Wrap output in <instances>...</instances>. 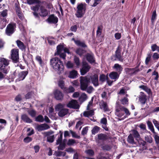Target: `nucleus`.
Returning <instances> with one entry per match:
<instances>
[{
    "label": "nucleus",
    "instance_id": "obj_31",
    "mask_svg": "<svg viewBox=\"0 0 159 159\" xmlns=\"http://www.w3.org/2000/svg\"><path fill=\"white\" fill-rule=\"evenodd\" d=\"M146 123L149 129H150V131L154 134H156V133L155 131L153 126L152 122L149 120H148L147 121Z\"/></svg>",
    "mask_w": 159,
    "mask_h": 159
},
{
    "label": "nucleus",
    "instance_id": "obj_10",
    "mask_svg": "<svg viewBox=\"0 0 159 159\" xmlns=\"http://www.w3.org/2000/svg\"><path fill=\"white\" fill-rule=\"evenodd\" d=\"M63 49V47L62 45H58L57 47V54L59 55L60 57L63 59H65L66 54L65 52L62 53L61 51Z\"/></svg>",
    "mask_w": 159,
    "mask_h": 159
},
{
    "label": "nucleus",
    "instance_id": "obj_11",
    "mask_svg": "<svg viewBox=\"0 0 159 159\" xmlns=\"http://www.w3.org/2000/svg\"><path fill=\"white\" fill-rule=\"evenodd\" d=\"M121 48L120 45H119L115 52V57L118 60L121 62H123V59L121 55Z\"/></svg>",
    "mask_w": 159,
    "mask_h": 159
},
{
    "label": "nucleus",
    "instance_id": "obj_39",
    "mask_svg": "<svg viewBox=\"0 0 159 159\" xmlns=\"http://www.w3.org/2000/svg\"><path fill=\"white\" fill-rule=\"evenodd\" d=\"M145 141L149 143H151L153 141L152 138L151 136L146 135L144 137Z\"/></svg>",
    "mask_w": 159,
    "mask_h": 159
},
{
    "label": "nucleus",
    "instance_id": "obj_19",
    "mask_svg": "<svg viewBox=\"0 0 159 159\" xmlns=\"http://www.w3.org/2000/svg\"><path fill=\"white\" fill-rule=\"evenodd\" d=\"M125 70L129 74L132 75L134 74H135L137 72L139 71V69H136L135 68H126L125 69Z\"/></svg>",
    "mask_w": 159,
    "mask_h": 159
},
{
    "label": "nucleus",
    "instance_id": "obj_36",
    "mask_svg": "<svg viewBox=\"0 0 159 159\" xmlns=\"http://www.w3.org/2000/svg\"><path fill=\"white\" fill-rule=\"evenodd\" d=\"M65 93H70L74 92L75 91V89L73 87L70 86L69 88H65L63 89Z\"/></svg>",
    "mask_w": 159,
    "mask_h": 159
},
{
    "label": "nucleus",
    "instance_id": "obj_55",
    "mask_svg": "<svg viewBox=\"0 0 159 159\" xmlns=\"http://www.w3.org/2000/svg\"><path fill=\"white\" fill-rule=\"evenodd\" d=\"M29 114L32 117H34L36 115V111L33 110H30L28 111Z\"/></svg>",
    "mask_w": 159,
    "mask_h": 159
},
{
    "label": "nucleus",
    "instance_id": "obj_41",
    "mask_svg": "<svg viewBox=\"0 0 159 159\" xmlns=\"http://www.w3.org/2000/svg\"><path fill=\"white\" fill-rule=\"evenodd\" d=\"M66 154V152H64L57 151L55 152L54 155L57 157H60L61 156H65Z\"/></svg>",
    "mask_w": 159,
    "mask_h": 159
},
{
    "label": "nucleus",
    "instance_id": "obj_37",
    "mask_svg": "<svg viewBox=\"0 0 159 159\" xmlns=\"http://www.w3.org/2000/svg\"><path fill=\"white\" fill-rule=\"evenodd\" d=\"M3 73L1 72H0V80H2L5 79L6 77V74L8 73V71L7 70H2Z\"/></svg>",
    "mask_w": 159,
    "mask_h": 159
},
{
    "label": "nucleus",
    "instance_id": "obj_60",
    "mask_svg": "<svg viewBox=\"0 0 159 159\" xmlns=\"http://www.w3.org/2000/svg\"><path fill=\"white\" fill-rule=\"evenodd\" d=\"M151 57V54L150 53H149L147 54V57H146L145 61L146 64L147 65L148 64L149 61L150 60Z\"/></svg>",
    "mask_w": 159,
    "mask_h": 159
},
{
    "label": "nucleus",
    "instance_id": "obj_15",
    "mask_svg": "<svg viewBox=\"0 0 159 159\" xmlns=\"http://www.w3.org/2000/svg\"><path fill=\"white\" fill-rule=\"evenodd\" d=\"M50 127L47 124H43L37 125L36 129L39 131H43L49 129Z\"/></svg>",
    "mask_w": 159,
    "mask_h": 159
},
{
    "label": "nucleus",
    "instance_id": "obj_35",
    "mask_svg": "<svg viewBox=\"0 0 159 159\" xmlns=\"http://www.w3.org/2000/svg\"><path fill=\"white\" fill-rule=\"evenodd\" d=\"M86 56V59L89 62L91 63L94 62L95 60L92 55L87 53Z\"/></svg>",
    "mask_w": 159,
    "mask_h": 159
},
{
    "label": "nucleus",
    "instance_id": "obj_53",
    "mask_svg": "<svg viewBox=\"0 0 159 159\" xmlns=\"http://www.w3.org/2000/svg\"><path fill=\"white\" fill-rule=\"evenodd\" d=\"M70 131L71 134L73 137L78 139L80 138V136L79 135H78L75 132H74L71 130H70Z\"/></svg>",
    "mask_w": 159,
    "mask_h": 159
},
{
    "label": "nucleus",
    "instance_id": "obj_54",
    "mask_svg": "<svg viewBox=\"0 0 159 159\" xmlns=\"http://www.w3.org/2000/svg\"><path fill=\"white\" fill-rule=\"evenodd\" d=\"M58 85L62 89H64V82L62 80H60L58 82Z\"/></svg>",
    "mask_w": 159,
    "mask_h": 159
},
{
    "label": "nucleus",
    "instance_id": "obj_7",
    "mask_svg": "<svg viewBox=\"0 0 159 159\" xmlns=\"http://www.w3.org/2000/svg\"><path fill=\"white\" fill-rule=\"evenodd\" d=\"M53 93L55 98L57 100H61L63 99L64 94L60 90L56 89L54 91Z\"/></svg>",
    "mask_w": 159,
    "mask_h": 159
},
{
    "label": "nucleus",
    "instance_id": "obj_5",
    "mask_svg": "<svg viewBox=\"0 0 159 159\" xmlns=\"http://www.w3.org/2000/svg\"><path fill=\"white\" fill-rule=\"evenodd\" d=\"M16 24L11 23L8 24L5 30L6 34L8 36H10L12 34L15 30Z\"/></svg>",
    "mask_w": 159,
    "mask_h": 159
},
{
    "label": "nucleus",
    "instance_id": "obj_57",
    "mask_svg": "<svg viewBox=\"0 0 159 159\" xmlns=\"http://www.w3.org/2000/svg\"><path fill=\"white\" fill-rule=\"evenodd\" d=\"M122 104L125 105L128 104V100L127 98H124L120 100Z\"/></svg>",
    "mask_w": 159,
    "mask_h": 159
},
{
    "label": "nucleus",
    "instance_id": "obj_52",
    "mask_svg": "<svg viewBox=\"0 0 159 159\" xmlns=\"http://www.w3.org/2000/svg\"><path fill=\"white\" fill-rule=\"evenodd\" d=\"M35 121L40 122H43L44 121L43 117L41 115L38 116L36 117Z\"/></svg>",
    "mask_w": 159,
    "mask_h": 159
},
{
    "label": "nucleus",
    "instance_id": "obj_25",
    "mask_svg": "<svg viewBox=\"0 0 159 159\" xmlns=\"http://www.w3.org/2000/svg\"><path fill=\"white\" fill-rule=\"evenodd\" d=\"M16 43L18 47L20 49L23 51L25 49L26 46L20 40H17L16 41Z\"/></svg>",
    "mask_w": 159,
    "mask_h": 159
},
{
    "label": "nucleus",
    "instance_id": "obj_22",
    "mask_svg": "<svg viewBox=\"0 0 159 159\" xmlns=\"http://www.w3.org/2000/svg\"><path fill=\"white\" fill-rule=\"evenodd\" d=\"M23 57L26 63H27L28 61H31L32 60V55L29 53L23 54Z\"/></svg>",
    "mask_w": 159,
    "mask_h": 159
},
{
    "label": "nucleus",
    "instance_id": "obj_42",
    "mask_svg": "<svg viewBox=\"0 0 159 159\" xmlns=\"http://www.w3.org/2000/svg\"><path fill=\"white\" fill-rule=\"evenodd\" d=\"M35 59L39 63L41 66H42L43 65V62L41 56L37 55Z\"/></svg>",
    "mask_w": 159,
    "mask_h": 159
},
{
    "label": "nucleus",
    "instance_id": "obj_40",
    "mask_svg": "<svg viewBox=\"0 0 159 159\" xmlns=\"http://www.w3.org/2000/svg\"><path fill=\"white\" fill-rule=\"evenodd\" d=\"M98 138L99 140H104L107 139V136L105 134H101L98 135Z\"/></svg>",
    "mask_w": 159,
    "mask_h": 159
},
{
    "label": "nucleus",
    "instance_id": "obj_2",
    "mask_svg": "<svg viewBox=\"0 0 159 159\" xmlns=\"http://www.w3.org/2000/svg\"><path fill=\"white\" fill-rule=\"evenodd\" d=\"M50 62L52 67L58 74L63 71L64 66L63 63L58 58L55 57L51 59Z\"/></svg>",
    "mask_w": 159,
    "mask_h": 159
},
{
    "label": "nucleus",
    "instance_id": "obj_23",
    "mask_svg": "<svg viewBox=\"0 0 159 159\" xmlns=\"http://www.w3.org/2000/svg\"><path fill=\"white\" fill-rule=\"evenodd\" d=\"M7 22V19L5 18H1V15H0V29H3L6 25Z\"/></svg>",
    "mask_w": 159,
    "mask_h": 159
},
{
    "label": "nucleus",
    "instance_id": "obj_50",
    "mask_svg": "<svg viewBox=\"0 0 159 159\" xmlns=\"http://www.w3.org/2000/svg\"><path fill=\"white\" fill-rule=\"evenodd\" d=\"M78 143L76 142V141L73 139H69L67 143V144L69 146L73 145L75 143Z\"/></svg>",
    "mask_w": 159,
    "mask_h": 159
},
{
    "label": "nucleus",
    "instance_id": "obj_56",
    "mask_svg": "<svg viewBox=\"0 0 159 159\" xmlns=\"http://www.w3.org/2000/svg\"><path fill=\"white\" fill-rule=\"evenodd\" d=\"M7 10H4L2 12H1V14H0V15H1V16L3 17H5L7 16Z\"/></svg>",
    "mask_w": 159,
    "mask_h": 159
},
{
    "label": "nucleus",
    "instance_id": "obj_63",
    "mask_svg": "<svg viewBox=\"0 0 159 159\" xmlns=\"http://www.w3.org/2000/svg\"><path fill=\"white\" fill-rule=\"evenodd\" d=\"M59 144V145L58 147V149L62 150L65 148L66 144L65 143H61Z\"/></svg>",
    "mask_w": 159,
    "mask_h": 159
},
{
    "label": "nucleus",
    "instance_id": "obj_20",
    "mask_svg": "<svg viewBox=\"0 0 159 159\" xmlns=\"http://www.w3.org/2000/svg\"><path fill=\"white\" fill-rule=\"evenodd\" d=\"M39 14L40 16L44 17L47 15L48 12L47 10L43 7L41 6L40 7Z\"/></svg>",
    "mask_w": 159,
    "mask_h": 159
},
{
    "label": "nucleus",
    "instance_id": "obj_6",
    "mask_svg": "<svg viewBox=\"0 0 159 159\" xmlns=\"http://www.w3.org/2000/svg\"><path fill=\"white\" fill-rule=\"evenodd\" d=\"M11 59L15 63L19 61V50L18 49H13L11 51Z\"/></svg>",
    "mask_w": 159,
    "mask_h": 159
},
{
    "label": "nucleus",
    "instance_id": "obj_18",
    "mask_svg": "<svg viewBox=\"0 0 159 159\" xmlns=\"http://www.w3.org/2000/svg\"><path fill=\"white\" fill-rule=\"evenodd\" d=\"M137 140V141L139 146L142 147L143 150L146 149V147L145 145L146 142L145 141L143 140L141 138Z\"/></svg>",
    "mask_w": 159,
    "mask_h": 159
},
{
    "label": "nucleus",
    "instance_id": "obj_24",
    "mask_svg": "<svg viewBox=\"0 0 159 159\" xmlns=\"http://www.w3.org/2000/svg\"><path fill=\"white\" fill-rule=\"evenodd\" d=\"M146 96L144 93L142 92L140 93V96L139 97V101L143 104H144L146 101Z\"/></svg>",
    "mask_w": 159,
    "mask_h": 159
},
{
    "label": "nucleus",
    "instance_id": "obj_3",
    "mask_svg": "<svg viewBox=\"0 0 159 159\" xmlns=\"http://www.w3.org/2000/svg\"><path fill=\"white\" fill-rule=\"evenodd\" d=\"M80 88L83 91H86L89 93H91L94 89L92 86H88L89 83V80L86 77L81 76L80 78Z\"/></svg>",
    "mask_w": 159,
    "mask_h": 159
},
{
    "label": "nucleus",
    "instance_id": "obj_13",
    "mask_svg": "<svg viewBox=\"0 0 159 159\" xmlns=\"http://www.w3.org/2000/svg\"><path fill=\"white\" fill-rule=\"evenodd\" d=\"M28 73V71L27 70L19 72L18 75V78L16 79V81H20L24 80Z\"/></svg>",
    "mask_w": 159,
    "mask_h": 159
},
{
    "label": "nucleus",
    "instance_id": "obj_47",
    "mask_svg": "<svg viewBox=\"0 0 159 159\" xmlns=\"http://www.w3.org/2000/svg\"><path fill=\"white\" fill-rule=\"evenodd\" d=\"M85 153L90 156H92L94 155V151L92 149H88L85 151Z\"/></svg>",
    "mask_w": 159,
    "mask_h": 159
},
{
    "label": "nucleus",
    "instance_id": "obj_61",
    "mask_svg": "<svg viewBox=\"0 0 159 159\" xmlns=\"http://www.w3.org/2000/svg\"><path fill=\"white\" fill-rule=\"evenodd\" d=\"M66 66L68 68H72L74 66V64L70 61H68L66 64Z\"/></svg>",
    "mask_w": 159,
    "mask_h": 159
},
{
    "label": "nucleus",
    "instance_id": "obj_16",
    "mask_svg": "<svg viewBox=\"0 0 159 159\" xmlns=\"http://www.w3.org/2000/svg\"><path fill=\"white\" fill-rule=\"evenodd\" d=\"M113 68L116 71V72L118 73L119 75L121 73L123 69V68L121 66L117 63L114 64Z\"/></svg>",
    "mask_w": 159,
    "mask_h": 159
},
{
    "label": "nucleus",
    "instance_id": "obj_44",
    "mask_svg": "<svg viewBox=\"0 0 159 159\" xmlns=\"http://www.w3.org/2000/svg\"><path fill=\"white\" fill-rule=\"evenodd\" d=\"M64 105L61 103H59L55 107V109L56 111H60L61 110L64 108Z\"/></svg>",
    "mask_w": 159,
    "mask_h": 159
},
{
    "label": "nucleus",
    "instance_id": "obj_43",
    "mask_svg": "<svg viewBox=\"0 0 159 159\" xmlns=\"http://www.w3.org/2000/svg\"><path fill=\"white\" fill-rule=\"evenodd\" d=\"M100 127L97 126H95L91 130L92 133L93 134H96L98 133L100 130Z\"/></svg>",
    "mask_w": 159,
    "mask_h": 159
},
{
    "label": "nucleus",
    "instance_id": "obj_14",
    "mask_svg": "<svg viewBox=\"0 0 159 159\" xmlns=\"http://www.w3.org/2000/svg\"><path fill=\"white\" fill-rule=\"evenodd\" d=\"M90 79L93 85L97 87L99 85L98 82V76L97 74L90 76Z\"/></svg>",
    "mask_w": 159,
    "mask_h": 159
},
{
    "label": "nucleus",
    "instance_id": "obj_9",
    "mask_svg": "<svg viewBox=\"0 0 159 159\" xmlns=\"http://www.w3.org/2000/svg\"><path fill=\"white\" fill-rule=\"evenodd\" d=\"M9 61L4 58H0V70H7L5 67L8 65Z\"/></svg>",
    "mask_w": 159,
    "mask_h": 159
},
{
    "label": "nucleus",
    "instance_id": "obj_59",
    "mask_svg": "<svg viewBox=\"0 0 159 159\" xmlns=\"http://www.w3.org/2000/svg\"><path fill=\"white\" fill-rule=\"evenodd\" d=\"M153 137L157 145H159V136L156 134H155Z\"/></svg>",
    "mask_w": 159,
    "mask_h": 159
},
{
    "label": "nucleus",
    "instance_id": "obj_62",
    "mask_svg": "<svg viewBox=\"0 0 159 159\" xmlns=\"http://www.w3.org/2000/svg\"><path fill=\"white\" fill-rule=\"evenodd\" d=\"M32 139L31 138L29 137H27L23 140L24 142L26 143H28L32 141Z\"/></svg>",
    "mask_w": 159,
    "mask_h": 159
},
{
    "label": "nucleus",
    "instance_id": "obj_51",
    "mask_svg": "<svg viewBox=\"0 0 159 159\" xmlns=\"http://www.w3.org/2000/svg\"><path fill=\"white\" fill-rule=\"evenodd\" d=\"M87 98V95L84 93H82L80 98V100L82 101H85Z\"/></svg>",
    "mask_w": 159,
    "mask_h": 159
},
{
    "label": "nucleus",
    "instance_id": "obj_34",
    "mask_svg": "<svg viewBox=\"0 0 159 159\" xmlns=\"http://www.w3.org/2000/svg\"><path fill=\"white\" fill-rule=\"evenodd\" d=\"M127 142L130 144H136V142L134 140V137L132 136V135L129 134L128 136L127 139Z\"/></svg>",
    "mask_w": 159,
    "mask_h": 159
},
{
    "label": "nucleus",
    "instance_id": "obj_27",
    "mask_svg": "<svg viewBox=\"0 0 159 159\" xmlns=\"http://www.w3.org/2000/svg\"><path fill=\"white\" fill-rule=\"evenodd\" d=\"M57 138L56 140V145L61 143L62 140L63 133L61 131H59V134H57Z\"/></svg>",
    "mask_w": 159,
    "mask_h": 159
},
{
    "label": "nucleus",
    "instance_id": "obj_21",
    "mask_svg": "<svg viewBox=\"0 0 159 159\" xmlns=\"http://www.w3.org/2000/svg\"><path fill=\"white\" fill-rule=\"evenodd\" d=\"M69 112V110L67 108H64L60 110L58 113V115L60 117H63L67 115Z\"/></svg>",
    "mask_w": 159,
    "mask_h": 159
},
{
    "label": "nucleus",
    "instance_id": "obj_17",
    "mask_svg": "<svg viewBox=\"0 0 159 159\" xmlns=\"http://www.w3.org/2000/svg\"><path fill=\"white\" fill-rule=\"evenodd\" d=\"M47 20L49 23L56 24L58 22V18L53 15H52L49 17Z\"/></svg>",
    "mask_w": 159,
    "mask_h": 159
},
{
    "label": "nucleus",
    "instance_id": "obj_48",
    "mask_svg": "<svg viewBox=\"0 0 159 159\" xmlns=\"http://www.w3.org/2000/svg\"><path fill=\"white\" fill-rule=\"evenodd\" d=\"M74 60L76 66L79 68V66L80 65V62L79 58L76 56H75L74 57Z\"/></svg>",
    "mask_w": 159,
    "mask_h": 159
},
{
    "label": "nucleus",
    "instance_id": "obj_29",
    "mask_svg": "<svg viewBox=\"0 0 159 159\" xmlns=\"http://www.w3.org/2000/svg\"><path fill=\"white\" fill-rule=\"evenodd\" d=\"M120 75L116 72H112L109 75L110 77L112 79L116 80L117 79L119 76Z\"/></svg>",
    "mask_w": 159,
    "mask_h": 159
},
{
    "label": "nucleus",
    "instance_id": "obj_58",
    "mask_svg": "<svg viewBox=\"0 0 159 159\" xmlns=\"http://www.w3.org/2000/svg\"><path fill=\"white\" fill-rule=\"evenodd\" d=\"M54 140V135L49 136L47 137V141L50 143H52Z\"/></svg>",
    "mask_w": 159,
    "mask_h": 159
},
{
    "label": "nucleus",
    "instance_id": "obj_33",
    "mask_svg": "<svg viewBox=\"0 0 159 159\" xmlns=\"http://www.w3.org/2000/svg\"><path fill=\"white\" fill-rule=\"evenodd\" d=\"M21 118L25 122L30 123L32 122V120L25 114L22 115L21 116Z\"/></svg>",
    "mask_w": 159,
    "mask_h": 159
},
{
    "label": "nucleus",
    "instance_id": "obj_46",
    "mask_svg": "<svg viewBox=\"0 0 159 159\" xmlns=\"http://www.w3.org/2000/svg\"><path fill=\"white\" fill-rule=\"evenodd\" d=\"M102 29L103 27L102 25H100L98 27L97 31V36H99L101 35Z\"/></svg>",
    "mask_w": 159,
    "mask_h": 159
},
{
    "label": "nucleus",
    "instance_id": "obj_26",
    "mask_svg": "<svg viewBox=\"0 0 159 159\" xmlns=\"http://www.w3.org/2000/svg\"><path fill=\"white\" fill-rule=\"evenodd\" d=\"M94 114V111L93 110H90L89 111H85L83 112V116L87 117H89L93 116Z\"/></svg>",
    "mask_w": 159,
    "mask_h": 159
},
{
    "label": "nucleus",
    "instance_id": "obj_12",
    "mask_svg": "<svg viewBox=\"0 0 159 159\" xmlns=\"http://www.w3.org/2000/svg\"><path fill=\"white\" fill-rule=\"evenodd\" d=\"M67 107L70 108L78 109L79 108V106L77 101L75 100H72L67 105Z\"/></svg>",
    "mask_w": 159,
    "mask_h": 159
},
{
    "label": "nucleus",
    "instance_id": "obj_49",
    "mask_svg": "<svg viewBox=\"0 0 159 159\" xmlns=\"http://www.w3.org/2000/svg\"><path fill=\"white\" fill-rule=\"evenodd\" d=\"M139 127L143 130L145 131V132H147L148 133H150V131H148L147 130L146 125L145 124H143V123H141L140 124Z\"/></svg>",
    "mask_w": 159,
    "mask_h": 159
},
{
    "label": "nucleus",
    "instance_id": "obj_45",
    "mask_svg": "<svg viewBox=\"0 0 159 159\" xmlns=\"http://www.w3.org/2000/svg\"><path fill=\"white\" fill-rule=\"evenodd\" d=\"M75 52L77 54L80 56L83 55L85 52V50L81 48L78 49L76 50Z\"/></svg>",
    "mask_w": 159,
    "mask_h": 159
},
{
    "label": "nucleus",
    "instance_id": "obj_1",
    "mask_svg": "<svg viewBox=\"0 0 159 159\" xmlns=\"http://www.w3.org/2000/svg\"><path fill=\"white\" fill-rule=\"evenodd\" d=\"M124 112L126 114L125 115L121 120L119 119V120H123L127 117L128 116L130 115V113L127 108L121 105L118 102H116L115 107V115L118 117L121 118L124 115Z\"/></svg>",
    "mask_w": 159,
    "mask_h": 159
},
{
    "label": "nucleus",
    "instance_id": "obj_30",
    "mask_svg": "<svg viewBox=\"0 0 159 159\" xmlns=\"http://www.w3.org/2000/svg\"><path fill=\"white\" fill-rule=\"evenodd\" d=\"M132 134H130L132 135V136L134 137L136 140H138V139H140L141 137L139 134L138 131L135 129H133L132 130Z\"/></svg>",
    "mask_w": 159,
    "mask_h": 159
},
{
    "label": "nucleus",
    "instance_id": "obj_8",
    "mask_svg": "<svg viewBox=\"0 0 159 159\" xmlns=\"http://www.w3.org/2000/svg\"><path fill=\"white\" fill-rule=\"evenodd\" d=\"M90 66L86 62H83L82 67L80 69L81 74L82 75H84L89 71L90 69Z\"/></svg>",
    "mask_w": 159,
    "mask_h": 159
},
{
    "label": "nucleus",
    "instance_id": "obj_32",
    "mask_svg": "<svg viewBox=\"0 0 159 159\" xmlns=\"http://www.w3.org/2000/svg\"><path fill=\"white\" fill-rule=\"evenodd\" d=\"M100 107L101 109H102L105 111H108L109 109L106 102H102L100 105Z\"/></svg>",
    "mask_w": 159,
    "mask_h": 159
},
{
    "label": "nucleus",
    "instance_id": "obj_64",
    "mask_svg": "<svg viewBox=\"0 0 159 159\" xmlns=\"http://www.w3.org/2000/svg\"><path fill=\"white\" fill-rule=\"evenodd\" d=\"M33 94L34 93L32 92L28 93L25 95V98L26 99L31 98Z\"/></svg>",
    "mask_w": 159,
    "mask_h": 159
},
{
    "label": "nucleus",
    "instance_id": "obj_4",
    "mask_svg": "<svg viewBox=\"0 0 159 159\" xmlns=\"http://www.w3.org/2000/svg\"><path fill=\"white\" fill-rule=\"evenodd\" d=\"M77 10L75 14L76 16L78 18L83 16L86 10L85 3L78 4L77 7Z\"/></svg>",
    "mask_w": 159,
    "mask_h": 159
},
{
    "label": "nucleus",
    "instance_id": "obj_28",
    "mask_svg": "<svg viewBox=\"0 0 159 159\" xmlns=\"http://www.w3.org/2000/svg\"><path fill=\"white\" fill-rule=\"evenodd\" d=\"M100 123L102 124V128L108 131V128L106 126V125L107 124V119L105 118H102L101 120Z\"/></svg>",
    "mask_w": 159,
    "mask_h": 159
},
{
    "label": "nucleus",
    "instance_id": "obj_38",
    "mask_svg": "<svg viewBox=\"0 0 159 159\" xmlns=\"http://www.w3.org/2000/svg\"><path fill=\"white\" fill-rule=\"evenodd\" d=\"M77 75V71L73 70L70 72L68 77L70 78L74 79L76 77Z\"/></svg>",
    "mask_w": 159,
    "mask_h": 159
}]
</instances>
